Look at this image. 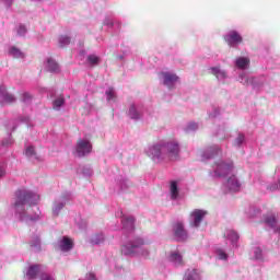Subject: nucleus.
<instances>
[{
  "label": "nucleus",
  "mask_w": 280,
  "mask_h": 280,
  "mask_svg": "<svg viewBox=\"0 0 280 280\" xmlns=\"http://www.w3.org/2000/svg\"><path fill=\"white\" fill-rule=\"evenodd\" d=\"M22 102L23 104H32V94H30L28 92H24L22 94Z\"/></svg>",
  "instance_id": "de8ad7c7"
},
{
  "label": "nucleus",
  "mask_w": 280,
  "mask_h": 280,
  "mask_svg": "<svg viewBox=\"0 0 280 280\" xmlns=\"http://www.w3.org/2000/svg\"><path fill=\"white\" fill-rule=\"evenodd\" d=\"M92 150L93 144L89 138L79 139L75 148L78 156H86V154H91Z\"/></svg>",
  "instance_id": "ddd939ff"
},
{
  "label": "nucleus",
  "mask_w": 280,
  "mask_h": 280,
  "mask_svg": "<svg viewBox=\"0 0 280 280\" xmlns=\"http://www.w3.org/2000/svg\"><path fill=\"white\" fill-rule=\"evenodd\" d=\"M84 56H86V50H80V51H79V55H78V58H79L80 60H84Z\"/></svg>",
  "instance_id": "5fc2aeb1"
},
{
  "label": "nucleus",
  "mask_w": 280,
  "mask_h": 280,
  "mask_svg": "<svg viewBox=\"0 0 280 280\" xmlns=\"http://www.w3.org/2000/svg\"><path fill=\"white\" fill-rule=\"evenodd\" d=\"M262 184H260V185H264V182H261Z\"/></svg>",
  "instance_id": "bf43d9fd"
},
{
  "label": "nucleus",
  "mask_w": 280,
  "mask_h": 280,
  "mask_svg": "<svg viewBox=\"0 0 280 280\" xmlns=\"http://www.w3.org/2000/svg\"><path fill=\"white\" fill-rule=\"evenodd\" d=\"M0 3H3L4 8L10 10V8H12V3H14V0H0Z\"/></svg>",
  "instance_id": "8fccbe9b"
},
{
  "label": "nucleus",
  "mask_w": 280,
  "mask_h": 280,
  "mask_svg": "<svg viewBox=\"0 0 280 280\" xmlns=\"http://www.w3.org/2000/svg\"><path fill=\"white\" fill-rule=\"evenodd\" d=\"M65 106V97L59 96L52 102V108L54 110H60V108Z\"/></svg>",
  "instance_id": "4c0bfd02"
},
{
  "label": "nucleus",
  "mask_w": 280,
  "mask_h": 280,
  "mask_svg": "<svg viewBox=\"0 0 280 280\" xmlns=\"http://www.w3.org/2000/svg\"><path fill=\"white\" fill-rule=\"evenodd\" d=\"M234 67L241 71H246L250 68V58L244 56L236 57L234 59Z\"/></svg>",
  "instance_id": "6ab92c4d"
},
{
  "label": "nucleus",
  "mask_w": 280,
  "mask_h": 280,
  "mask_svg": "<svg viewBox=\"0 0 280 280\" xmlns=\"http://www.w3.org/2000/svg\"><path fill=\"white\" fill-rule=\"evenodd\" d=\"M18 121H20V124H26V126H32V120L30 119V116H27V115L20 116L18 118Z\"/></svg>",
  "instance_id": "a18cd8bd"
},
{
  "label": "nucleus",
  "mask_w": 280,
  "mask_h": 280,
  "mask_svg": "<svg viewBox=\"0 0 280 280\" xmlns=\"http://www.w3.org/2000/svg\"><path fill=\"white\" fill-rule=\"evenodd\" d=\"M144 154L151 159L153 163L178 161L180 159V144L176 141L156 142L149 144L144 149Z\"/></svg>",
  "instance_id": "f03ea898"
},
{
  "label": "nucleus",
  "mask_w": 280,
  "mask_h": 280,
  "mask_svg": "<svg viewBox=\"0 0 280 280\" xmlns=\"http://www.w3.org/2000/svg\"><path fill=\"white\" fill-rule=\"evenodd\" d=\"M183 280H202L200 275V269L198 268H188L185 271Z\"/></svg>",
  "instance_id": "a878e982"
},
{
  "label": "nucleus",
  "mask_w": 280,
  "mask_h": 280,
  "mask_svg": "<svg viewBox=\"0 0 280 280\" xmlns=\"http://www.w3.org/2000/svg\"><path fill=\"white\" fill-rule=\"evenodd\" d=\"M8 170V164L4 161H0V178L5 176Z\"/></svg>",
  "instance_id": "49530a36"
},
{
  "label": "nucleus",
  "mask_w": 280,
  "mask_h": 280,
  "mask_svg": "<svg viewBox=\"0 0 280 280\" xmlns=\"http://www.w3.org/2000/svg\"><path fill=\"white\" fill-rule=\"evenodd\" d=\"M43 272V265H33L26 270V279H36Z\"/></svg>",
  "instance_id": "bb28decb"
},
{
  "label": "nucleus",
  "mask_w": 280,
  "mask_h": 280,
  "mask_svg": "<svg viewBox=\"0 0 280 280\" xmlns=\"http://www.w3.org/2000/svg\"><path fill=\"white\" fill-rule=\"evenodd\" d=\"M121 222L125 237H130L129 235L135 231V217L124 215Z\"/></svg>",
  "instance_id": "dca6fc26"
},
{
  "label": "nucleus",
  "mask_w": 280,
  "mask_h": 280,
  "mask_svg": "<svg viewBox=\"0 0 280 280\" xmlns=\"http://www.w3.org/2000/svg\"><path fill=\"white\" fill-rule=\"evenodd\" d=\"M58 248L61 253H69V250L73 249V240L69 238V236H62L58 241Z\"/></svg>",
  "instance_id": "aec40b11"
},
{
  "label": "nucleus",
  "mask_w": 280,
  "mask_h": 280,
  "mask_svg": "<svg viewBox=\"0 0 280 280\" xmlns=\"http://www.w3.org/2000/svg\"><path fill=\"white\" fill-rule=\"evenodd\" d=\"M40 202V195L27 188H20L11 203V211L16 220L25 224H34L40 220V213H32V207Z\"/></svg>",
  "instance_id": "f257e3e1"
},
{
  "label": "nucleus",
  "mask_w": 280,
  "mask_h": 280,
  "mask_svg": "<svg viewBox=\"0 0 280 280\" xmlns=\"http://www.w3.org/2000/svg\"><path fill=\"white\" fill-rule=\"evenodd\" d=\"M72 198L71 192H63L61 196L55 198L51 207L52 218H58V215H60V211L67 207L68 202H71Z\"/></svg>",
  "instance_id": "0eeeda50"
},
{
  "label": "nucleus",
  "mask_w": 280,
  "mask_h": 280,
  "mask_svg": "<svg viewBox=\"0 0 280 280\" xmlns=\"http://www.w3.org/2000/svg\"><path fill=\"white\" fill-rule=\"evenodd\" d=\"M214 255L219 261H226L229 259V253H226L224 247H217L214 249Z\"/></svg>",
  "instance_id": "473e14b6"
},
{
  "label": "nucleus",
  "mask_w": 280,
  "mask_h": 280,
  "mask_svg": "<svg viewBox=\"0 0 280 280\" xmlns=\"http://www.w3.org/2000/svg\"><path fill=\"white\" fill-rule=\"evenodd\" d=\"M210 119H215V117H220V107L212 106L208 112Z\"/></svg>",
  "instance_id": "a19ab883"
},
{
  "label": "nucleus",
  "mask_w": 280,
  "mask_h": 280,
  "mask_svg": "<svg viewBox=\"0 0 280 280\" xmlns=\"http://www.w3.org/2000/svg\"><path fill=\"white\" fill-rule=\"evenodd\" d=\"M159 80L168 91H173V89H176V84L180 82V77L174 71L163 70L159 73Z\"/></svg>",
  "instance_id": "423d86ee"
},
{
  "label": "nucleus",
  "mask_w": 280,
  "mask_h": 280,
  "mask_svg": "<svg viewBox=\"0 0 280 280\" xmlns=\"http://www.w3.org/2000/svg\"><path fill=\"white\" fill-rule=\"evenodd\" d=\"M79 229H86V222H83L82 225H79Z\"/></svg>",
  "instance_id": "4d7b16f0"
},
{
  "label": "nucleus",
  "mask_w": 280,
  "mask_h": 280,
  "mask_svg": "<svg viewBox=\"0 0 280 280\" xmlns=\"http://www.w3.org/2000/svg\"><path fill=\"white\" fill-rule=\"evenodd\" d=\"M222 148L218 144H212L205 149L201 153V161H209V159H215V156H221Z\"/></svg>",
  "instance_id": "4468645a"
},
{
  "label": "nucleus",
  "mask_w": 280,
  "mask_h": 280,
  "mask_svg": "<svg viewBox=\"0 0 280 280\" xmlns=\"http://www.w3.org/2000/svg\"><path fill=\"white\" fill-rule=\"evenodd\" d=\"M170 264L175 266V268H180V266H185V261L183 260V255L178 252H172L167 257Z\"/></svg>",
  "instance_id": "4be33fe9"
},
{
  "label": "nucleus",
  "mask_w": 280,
  "mask_h": 280,
  "mask_svg": "<svg viewBox=\"0 0 280 280\" xmlns=\"http://www.w3.org/2000/svg\"><path fill=\"white\" fill-rule=\"evenodd\" d=\"M252 259L255 261H264V252L261 250V247L254 246L252 248Z\"/></svg>",
  "instance_id": "2f4dec72"
},
{
  "label": "nucleus",
  "mask_w": 280,
  "mask_h": 280,
  "mask_svg": "<svg viewBox=\"0 0 280 280\" xmlns=\"http://www.w3.org/2000/svg\"><path fill=\"white\" fill-rule=\"evenodd\" d=\"M209 73L215 77L219 84H226V81L231 79L229 70L222 68L221 66H213L209 68Z\"/></svg>",
  "instance_id": "9d476101"
},
{
  "label": "nucleus",
  "mask_w": 280,
  "mask_h": 280,
  "mask_svg": "<svg viewBox=\"0 0 280 280\" xmlns=\"http://www.w3.org/2000/svg\"><path fill=\"white\" fill-rule=\"evenodd\" d=\"M209 215V212L203 209H195L189 214V224L192 229H200L205 218Z\"/></svg>",
  "instance_id": "1a4fd4ad"
},
{
  "label": "nucleus",
  "mask_w": 280,
  "mask_h": 280,
  "mask_svg": "<svg viewBox=\"0 0 280 280\" xmlns=\"http://www.w3.org/2000/svg\"><path fill=\"white\" fill-rule=\"evenodd\" d=\"M105 95L108 104H115L117 102V94L115 93V89L108 88L105 92Z\"/></svg>",
  "instance_id": "72a5a7b5"
},
{
  "label": "nucleus",
  "mask_w": 280,
  "mask_h": 280,
  "mask_svg": "<svg viewBox=\"0 0 280 280\" xmlns=\"http://www.w3.org/2000/svg\"><path fill=\"white\" fill-rule=\"evenodd\" d=\"M12 130H16V127H13Z\"/></svg>",
  "instance_id": "13d9d810"
},
{
  "label": "nucleus",
  "mask_w": 280,
  "mask_h": 280,
  "mask_svg": "<svg viewBox=\"0 0 280 280\" xmlns=\"http://www.w3.org/2000/svg\"><path fill=\"white\" fill-rule=\"evenodd\" d=\"M173 235L177 242H185L187 241V237H189L187 230H185V225L180 222H176L173 225Z\"/></svg>",
  "instance_id": "2eb2a0df"
},
{
  "label": "nucleus",
  "mask_w": 280,
  "mask_h": 280,
  "mask_svg": "<svg viewBox=\"0 0 280 280\" xmlns=\"http://www.w3.org/2000/svg\"><path fill=\"white\" fill-rule=\"evenodd\" d=\"M30 246L33 253H40V236L38 235L33 236L31 238Z\"/></svg>",
  "instance_id": "7c9ffc66"
},
{
  "label": "nucleus",
  "mask_w": 280,
  "mask_h": 280,
  "mask_svg": "<svg viewBox=\"0 0 280 280\" xmlns=\"http://www.w3.org/2000/svg\"><path fill=\"white\" fill-rule=\"evenodd\" d=\"M235 166L233 165L232 160H217L211 170L209 171V176L211 178H224V176H229V174H233Z\"/></svg>",
  "instance_id": "20e7f679"
},
{
  "label": "nucleus",
  "mask_w": 280,
  "mask_h": 280,
  "mask_svg": "<svg viewBox=\"0 0 280 280\" xmlns=\"http://www.w3.org/2000/svg\"><path fill=\"white\" fill-rule=\"evenodd\" d=\"M226 242H230L232 248H237V242L240 241V234L235 230H228L224 233Z\"/></svg>",
  "instance_id": "5701e85b"
},
{
  "label": "nucleus",
  "mask_w": 280,
  "mask_h": 280,
  "mask_svg": "<svg viewBox=\"0 0 280 280\" xmlns=\"http://www.w3.org/2000/svg\"><path fill=\"white\" fill-rule=\"evenodd\" d=\"M8 55L16 59L25 58V54L16 46H9Z\"/></svg>",
  "instance_id": "c85d7f7f"
},
{
  "label": "nucleus",
  "mask_w": 280,
  "mask_h": 280,
  "mask_svg": "<svg viewBox=\"0 0 280 280\" xmlns=\"http://www.w3.org/2000/svg\"><path fill=\"white\" fill-rule=\"evenodd\" d=\"M100 62H102V57L95 54H91L86 56L85 60L83 61V65H85V67H89L90 69H93V67H97Z\"/></svg>",
  "instance_id": "b1692460"
},
{
  "label": "nucleus",
  "mask_w": 280,
  "mask_h": 280,
  "mask_svg": "<svg viewBox=\"0 0 280 280\" xmlns=\"http://www.w3.org/2000/svg\"><path fill=\"white\" fill-rule=\"evenodd\" d=\"M103 24L107 25V27H113V19L105 18V20L103 21Z\"/></svg>",
  "instance_id": "864d4df0"
},
{
  "label": "nucleus",
  "mask_w": 280,
  "mask_h": 280,
  "mask_svg": "<svg viewBox=\"0 0 280 280\" xmlns=\"http://www.w3.org/2000/svg\"><path fill=\"white\" fill-rule=\"evenodd\" d=\"M128 56H130V48H125L122 50V54L116 55V58H117V60H126V58H128Z\"/></svg>",
  "instance_id": "37998d69"
},
{
  "label": "nucleus",
  "mask_w": 280,
  "mask_h": 280,
  "mask_svg": "<svg viewBox=\"0 0 280 280\" xmlns=\"http://www.w3.org/2000/svg\"><path fill=\"white\" fill-rule=\"evenodd\" d=\"M185 132H196V130H198V122H188L185 128H184Z\"/></svg>",
  "instance_id": "79ce46f5"
},
{
  "label": "nucleus",
  "mask_w": 280,
  "mask_h": 280,
  "mask_svg": "<svg viewBox=\"0 0 280 280\" xmlns=\"http://www.w3.org/2000/svg\"><path fill=\"white\" fill-rule=\"evenodd\" d=\"M31 1V3H43V1H45V0H30Z\"/></svg>",
  "instance_id": "6e6d98bb"
},
{
  "label": "nucleus",
  "mask_w": 280,
  "mask_h": 280,
  "mask_svg": "<svg viewBox=\"0 0 280 280\" xmlns=\"http://www.w3.org/2000/svg\"><path fill=\"white\" fill-rule=\"evenodd\" d=\"M71 44V37L69 35H60L59 36V46L67 47V45Z\"/></svg>",
  "instance_id": "ea45409f"
},
{
  "label": "nucleus",
  "mask_w": 280,
  "mask_h": 280,
  "mask_svg": "<svg viewBox=\"0 0 280 280\" xmlns=\"http://www.w3.org/2000/svg\"><path fill=\"white\" fill-rule=\"evenodd\" d=\"M247 213V218H259L261 215V208L256 206H250Z\"/></svg>",
  "instance_id": "c9c22d12"
},
{
  "label": "nucleus",
  "mask_w": 280,
  "mask_h": 280,
  "mask_svg": "<svg viewBox=\"0 0 280 280\" xmlns=\"http://www.w3.org/2000/svg\"><path fill=\"white\" fill-rule=\"evenodd\" d=\"M223 191L225 194H237V191H242V183L237 176L232 175L224 182Z\"/></svg>",
  "instance_id": "f8f14e48"
},
{
  "label": "nucleus",
  "mask_w": 280,
  "mask_h": 280,
  "mask_svg": "<svg viewBox=\"0 0 280 280\" xmlns=\"http://www.w3.org/2000/svg\"><path fill=\"white\" fill-rule=\"evenodd\" d=\"M13 144H14V139H12L11 135L8 138H5L4 140H2V145L4 148H9V145H13Z\"/></svg>",
  "instance_id": "09e8293b"
},
{
  "label": "nucleus",
  "mask_w": 280,
  "mask_h": 280,
  "mask_svg": "<svg viewBox=\"0 0 280 280\" xmlns=\"http://www.w3.org/2000/svg\"><path fill=\"white\" fill-rule=\"evenodd\" d=\"M238 82L243 84V86H252V89L257 90L266 84V77H254L248 74V72L243 71L238 74Z\"/></svg>",
  "instance_id": "39448f33"
},
{
  "label": "nucleus",
  "mask_w": 280,
  "mask_h": 280,
  "mask_svg": "<svg viewBox=\"0 0 280 280\" xmlns=\"http://www.w3.org/2000/svg\"><path fill=\"white\" fill-rule=\"evenodd\" d=\"M120 253L125 257H142L143 259L150 257V249L145 247V240L139 236L122 242Z\"/></svg>",
  "instance_id": "7ed1b4c3"
},
{
  "label": "nucleus",
  "mask_w": 280,
  "mask_h": 280,
  "mask_svg": "<svg viewBox=\"0 0 280 280\" xmlns=\"http://www.w3.org/2000/svg\"><path fill=\"white\" fill-rule=\"evenodd\" d=\"M25 156H27L28 161H32V163H38L40 162V156H38V153H36V149L34 147L28 145L24 150Z\"/></svg>",
  "instance_id": "cd10ccee"
},
{
  "label": "nucleus",
  "mask_w": 280,
  "mask_h": 280,
  "mask_svg": "<svg viewBox=\"0 0 280 280\" xmlns=\"http://www.w3.org/2000/svg\"><path fill=\"white\" fill-rule=\"evenodd\" d=\"M44 69L45 71H48V73H58L60 71V66L58 65L57 61H55L54 58L48 57L44 61Z\"/></svg>",
  "instance_id": "412c9836"
},
{
  "label": "nucleus",
  "mask_w": 280,
  "mask_h": 280,
  "mask_svg": "<svg viewBox=\"0 0 280 280\" xmlns=\"http://www.w3.org/2000/svg\"><path fill=\"white\" fill-rule=\"evenodd\" d=\"M276 175H277V183L266 186V188L269 191H277V189H280V170L279 168L276 171Z\"/></svg>",
  "instance_id": "e433bc0d"
},
{
  "label": "nucleus",
  "mask_w": 280,
  "mask_h": 280,
  "mask_svg": "<svg viewBox=\"0 0 280 280\" xmlns=\"http://www.w3.org/2000/svg\"><path fill=\"white\" fill-rule=\"evenodd\" d=\"M180 194V190L178 189V182L173 180L170 184V197L171 200H178V196Z\"/></svg>",
  "instance_id": "c756f323"
},
{
  "label": "nucleus",
  "mask_w": 280,
  "mask_h": 280,
  "mask_svg": "<svg viewBox=\"0 0 280 280\" xmlns=\"http://www.w3.org/2000/svg\"><path fill=\"white\" fill-rule=\"evenodd\" d=\"M262 184H260V185H264V182H261Z\"/></svg>",
  "instance_id": "052dcab7"
},
{
  "label": "nucleus",
  "mask_w": 280,
  "mask_h": 280,
  "mask_svg": "<svg viewBox=\"0 0 280 280\" xmlns=\"http://www.w3.org/2000/svg\"><path fill=\"white\" fill-rule=\"evenodd\" d=\"M143 114V104L141 103H132L129 106V112H128V116L130 117V119H141V115Z\"/></svg>",
  "instance_id": "f3484780"
},
{
  "label": "nucleus",
  "mask_w": 280,
  "mask_h": 280,
  "mask_svg": "<svg viewBox=\"0 0 280 280\" xmlns=\"http://www.w3.org/2000/svg\"><path fill=\"white\" fill-rule=\"evenodd\" d=\"M217 136L221 137V139H229V132L226 131V127H220Z\"/></svg>",
  "instance_id": "c03bdc74"
},
{
  "label": "nucleus",
  "mask_w": 280,
  "mask_h": 280,
  "mask_svg": "<svg viewBox=\"0 0 280 280\" xmlns=\"http://www.w3.org/2000/svg\"><path fill=\"white\" fill-rule=\"evenodd\" d=\"M15 33H16V36H25L27 34V26H25V24H19L16 27H15Z\"/></svg>",
  "instance_id": "58836bf2"
},
{
  "label": "nucleus",
  "mask_w": 280,
  "mask_h": 280,
  "mask_svg": "<svg viewBox=\"0 0 280 280\" xmlns=\"http://www.w3.org/2000/svg\"><path fill=\"white\" fill-rule=\"evenodd\" d=\"M40 280H56V278L49 273H43Z\"/></svg>",
  "instance_id": "603ef678"
},
{
  "label": "nucleus",
  "mask_w": 280,
  "mask_h": 280,
  "mask_svg": "<svg viewBox=\"0 0 280 280\" xmlns=\"http://www.w3.org/2000/svg\"><path fill=\"white\" fill-rule=\"evenodd\" d=\"M16 102V96L10 94L5 86L0 85V104L3 106L5 104H14Z\"/></svg>",
  "instance_id": "a211bd4d"
},
{
  "label": "nucleus",
  "mask_w": 280,
  "mask_h": 280,
  "mask_svg": "<svg viewBox=\"0 0 280 280\" xmlns=\"http://www.w3.org/2000/svg\"><path fill=\"white\" fill-rule=\"evenodd\" d=\"M105 240H106V237L104 236V233H96V234L92 235L90 242H91V244H93L95 246H100V244H104Z\"/></svg>",
  "instance_id": "f704fd0d"
},
{
  "label": "nucleus",
  "mask_w": 280,
  "mask_h": 280,
  "mask_svg": "<svg viewBox=\"0 0 280 280\" xmlns=\"http://www.w3.org/2000/svg\"><path fill=\"white\" fill-rule=\"evenodd\" d=\"M93 170L91 167H83V176H92Z\"/></svg>",
  "instance_id": "3c124183"
},
{
  "label": "nucleus",
  "mask_w": 280,
  "mask_h": 280,
  "mask_svg": "<svg viewBox=\"0 0 280 280\" xmlns=\"http://www.w3.org/2000/svg\"><path fill=\"white\" fill-rule=\"evenodd\" d=\"M232 145L233 148H236V150H242V148L246 145V135H244L242 131H237Z\"/></svg>",
  "instance_id": "393cba45"
},
{
  "label": "nucleus",
  "mask_w": 280,
  "mask_h": 280,
  "mask_svg": "<svg viewBox=\"0 0 280 280\" xmlns=\"http://www.w3.org/2000/svg\"><path fill=\"white\" fill-rule=\"evenodd\" d=\"M224 42L232 49H237L242 43H244V36L237 30H230L223 36Z\"/></svg>",
  "instance_id": "6e6552de"
},
{
  "label": "nucleus",
  "mask_w": 280,
  "mask_h": 280,
  "mask_svg": "<svg viewBox=\"0 0 280 280\" xmlns=\"http://www.w3.org/2000/svg\"><path fill=\"white\" fill-rule=\"evenodd\" d=\"M132 185V182H130L126 175H118L115 178V191H117V194H126L127 191H130Z\"/></svg>",
  "instance_id": "9b49d317"
}]
</instances>
